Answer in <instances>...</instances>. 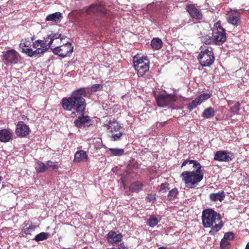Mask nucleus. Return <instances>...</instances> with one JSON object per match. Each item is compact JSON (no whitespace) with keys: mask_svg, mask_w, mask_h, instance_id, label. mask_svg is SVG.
Listing matches in <instances>:
<instances>
[{"mask_svg":"<svg viewBox=\"0 0 249 249\" xmlns=\"http://www.w3.org/2000/svg\"><path fill=\"white\" fill-rule=\"evenodd\" d=\"M102 89V85L99 84H96L93 85L90 88L91 91L95 92L98 90H100Z\"/></svg>","mask_w":249,"mask_h":249,"instance_id":"e433bc0d","label":"nucleus"},{"mask_svg":"<svg viewBox=\"0 0 249 249\" xmlns=\"http://www.w3.org/2000/svg\"><path fill=\"white\" fill-rule=\"evenodd\" d=\"M122 136V133H118L117 134H113L112 135V139L114 141H116L120 140Z\"/></svg>","mask_w":249,"mask_h":249,"instance_id":"58836bf2","label":"nucleus"},{"mask_svg":"<svg viewBox=\"0 0 249 249\" xmlns=\"http://www.w3.org/2000/svg\"><path fill=\"white\" fill-rule=\"evenodd\" d=\"M225 197L224 192L221 191L217 193H212L210 195V199L213 201H222Z\"/></svg>","mask_w":249,"mask_h":249,"instance_id":"4be33fe9","label":"nucleus"},{"mask_svg":"<svg viewBox=\"0 0 249 249\" xmlns=\"http://www.w3.org/2000/svg\"><path fill=\"white\" fill-rule=\"evenodd\" d=\"M186 10L192 18H195L197 20L202 19L203 15L202 13L196 8L194 4L187 5Z\"/></svg>","mask_w":249,"mask_h":249,"instance_id":"f8f14e48","label":"nucleus"},{"mask_svg":"<svg viewBox=\"0 0 249 249\" xmlns=\"http://www.w3.org/2000/svg\"><path fill=\"white\" fill-rule=\"evenodd\" d=\"M158 249H167L165 247H162L159 248Z\"/></svg>","mask_w":249,"mask_h":249,"instance_id":"a18cd8bd","label":"nucleus"},{"mask_svg":"<svg viewBox=\"0 0 249 249\" xmlns=\"http://www.w3.org/2000/svg\"><path fill=\"white\" fill-rule=\"evenodd\" d=\"M233 155L224 151H218L214 154V160L219 161L229 162L231 160Z\"/></svg>","mask_w":249,"mask_h":249,"instance_id":"ddd939ff","label":"nucleus"},{"mask_svg":"<svg viewBox=\"0 0 249 249\" xmlns=\"http://www.w3.org/2000/svg\"><path fill=\"white\" fill-rule=\"evenodd\" d=\"M49 236V233L42 232L37 234L34 238L36 241H41L47 239Z\"/></svg>","mask_w":249,"mask_h":249,"instance_id":"cd10ccee","label":"nucleus"},{"mask_svg":"<svg viewBox=\"0 0 249 249\" xmlns=\"http://www.w3.org/2000/svg\"><path fill=\"white\" fill-rule=\"evenodd\" d=\"M216 113V110L212 107H209L205 108L202 114V117L204 119H209L213 117Z\"/></svg>","mask_w":249,"mask_h":249,"instance_id":"5701e85b","label":"nucleus"},{"mask_svg":"<svg viewBox=\"0 0 249 249\" xmlns=\"http://www.w3.org/2000/svg\"><path fill=\"white\" fill-rule=\"evenodd\" d=\"M88 158L86 152L83 150H80L75 153L74 161L75 162H85L87 161Z\"/></svg>","mask_w":249,"mask_h":249,"instance_id":"6ab92c4d","label":"nucleus"},{"mask_svg":"<svg viewBox=\"0 0 249 249\" xmlns=\"http://www.w3.org/2000/svg\"><path fill=\"white\" fill-rule=\"evenodd\" d=\"M13 133L6 129L0 130V141L7 142L13 139Z\"/></svg>","mask_w":249,"mask_h":249,"instance_id":"dca6fc26","label":"nucleus"},{"mask_svg":"<svg viewBox=\"0 0 249 249\" xmlns=\"http://www.w3.org/2000/svg\"><path fill=\"white\" fill-rule=\"evenodd\" d=\"M245 249H249V242L247 244Z\"/></svg>","mask_w":249,"mask_h":249,"instance_id":"37998d69","label":"nucleus"},{"mask_svg":"<svg viewBox=\"0 0 249 249\" xmlns=\"http://www.w3.org/2000/svg\"><path fill=\"white\" fill-rule=\"evenodd\" d=\"M87 96V91L84 88L74 90L69 97L62 100L63 108L68 111L74 110L80 114L83 115L86 106L84 97Z\"/></svg>","mask_w":249,"mask_h":249,"instance_id":"f257e3e1","label":"nucleus"},{"mask_svg":"<svg viewBox=\"0 0 249 249\" xmlns=\"http://www.w3.org/2000/svg\"><path fill=\"white\" fill-rule=\"evenodd\" d=\"M234 111H237L239 110V104L237 103H236L235 104H234Z\"/></svg>","mask_w":249,"mask_h":249,"instance_id":"a19ab883","label":"nucleus"},{"mask_svg":"<svg viewBox=\"0 0 249 249\" xmlns=\"http://www.w3.org/2000/svg\"><path fill=\"white\" fill-rule=\"evenodd\" d=\"M167 190H168V189L167 188V184H162L160 189V192L161 193H165L167 192Z\"/></svg>","mask_w":249,"mask_h":249,"instance_id":"ea45409f","label":"nucleus"},{"mask_svg":"<svg viewBox=\"0 0 249 249\" xmlns=\"http://www.w3.org/2000/svg\"><path fill=\"white\" fill-rule=\"evenodd\" d=\"M133 64L139 76H143L144 74L149 71V61L146 57L135 56L133 58Z\"/></svg>","mask_w":249,"mask_h":249,"instance_id":"423d86ee","label":"nucleus"},{"mask_svg":"<svg viewBox=\"0 0 249 249\" xmlns=\"http://www.w3.org/2000/svg\"><path fill=\"white\" fill-rule=\"evenodd\" d=\"M166 124V122H161L160 123V124L161 125V126H163L165 124Z\"/></svg>","mask_w":249,"mask_h":249,"instance_id":"c03bdc74","label":"nucleus"},{"mask_svg":"<svg viewBox=\"0 0 249 249\" xmlns=\"http://www.w3.org/2000/svg\"><path fill=\"white\" fill-rule=\"evenodd\" d=\"M142 184L139 182L136 181L131 184L130 186V189L134 192H138L142 190Z\"/></svg>","mask_w":249,"mask_h":249,"instance_id":"393cba45","label":"nucleus"},{"mask_svg":"<svg viewBox=\"0 0 249 249\" xmlns=\"http://www.w3.org/2000/svg\"><path fill=\"white\" fill-rule=\"evenodd\" d=\"M63 37L62 42L59 41L57 42L54 40L53 44V47L51 49L54 54L58 55L59 56L65 57L69 56L73 51V47L72 44L68 42H63V40L65 39L64 36H61Z\"/></svg>","mask_w":249,"mask_h":249,"instance_id":"39448f33","label":"nucleus"},{"mask_svg":"<svg viewBox=\"0 0 249 249\" xmlns=\"http://www.w3.org/2000/svg\"><path fill=\"white\" fill-rule=\"evenodd\" d=\"M202 221L205 228H211L209 232L213 235L219 231L223 226L220 215L211 209L203 211Z\"/></svg>","mask_w":249,"mask_h":249,"instance_id":"7ed1b4c3","label":"nucleus"},{"mask_svg":"<svg viewBox=\"0 0 249 249\" xmlns=\"http://www.w3.org/2000/svg\"><path fill=\"white\" fill-rule=\"evenodd\" d=\"M34 39V38L33 37L22 39L19 45L21 52L30 57H32L33 53L35 42Z\"/></svg>","mask_w":249,"mask_h":249,"instance_id":"9d476101","label":"nucleus"},{"mask_svg":"<svg viewBox=\"0 0 249 249\" xmlns=\"http://www.w3.org/2000/svg\"><path fill=\"white\" fill-rule=\"evenodd\" d=\"M36 169L37 172L42 173L47 170L48 167L43 162L38 161L36 165Z\"/></svg>","mask_w":249,"mask_h":249,"instance_id":"a878e982","label":"nucleus"},{"mask_svg":"<svg viewBox=\"0 0 249 249\" xmlns=\"http://www.w3.org/2000/svg\"><path fill=\"white\" fill-rule=\"evenodd\" d=\"M201 40L202 42L206 44H210L212 43H215L213 36H211L208 35L202 36L201 37Z\"/></svg>","mask_w":249,"mask_h":249,"instance_id":"bb28decb","label":"nucleus"},{"mask_svg":"<svg viewBox=\"0 0 249 249\" xmlns=\"http://www.w3.org/2000/svg\"><path fill=\"white\" fill-rule=\"evenodd\" d=\"M227 20L229 23L233 25L237 26L240 22V17L238 13H231L229 15Z\"/></svg>","mask_w":249,"mask_h":249,"instance_id":"412c9836","label":"nucleus"},{"mask_svg":"<svg viewBox=\"0 0 249 249\" xmlns=\"http://www.w3.org/2000/svg\"><path fill=\"white\" fill-rule=\"evenodd\" d=\"M188 164H193V167L196 169V170L183 171L181 174L180 177L186 187L194 188L198 185V183L203 179L204 170L201 169L202 166L199 162L192 160H185L183 162L181 167L185 166Z\"/></svg>","mask_w":249,"mask_h":249,"instance_id":"f03ea898","label":"nucleus"},{"mask_svg":"<svg viewBox=\"0 0 249 249\" xmlns=\"http://www.w3.org/2000/svg\"><path fill=\"white\" fill-rule=\"evenodd\" d=\"M30 132V129L29 126L25 124L24 122H19L17 125L16 133L17 135L21 137H25L28 135Z\"/></svg>","mask_w":249,"mask_h":249,"instance_id":"4468645a","label":"nucleus"},{"mask_svg":"<svg viewBox=\"0 0 249 249\" xmlns=\"http://www.w3.org/2000/svg\"><path fill=\"white\" fill-rule=\"evenodd\" d=\"M63 37H61V34L51 32L43 40L38 39L34 42L33 53L32 57H36L44 53L50 48L53 47V44L54 40L62 42Z\"/></svg>","mask_w":249,"mask_h":249,"instance_id":"20e7f679","label":"nucleus"},{"mask_svg":"<svg viewBox=\"0 0 249 249\" xmlns=\"http://www.w3.org/2000/svg\"><path fill=\"white\" fill-rule=\"evenodd\" d=\"M123 236L121 233L114 231H110L107 234V241L111 244L120 242L122 239Z\"/></svg>","mask_w":249,"mask_h":249,"instance_id":"2eb2a0df","label":"nucleus"},{"mask_svg":"<svg viewBox=\"0 0 249 249\" xmlns=\"http://www.w3.org/2000/svg\"><path fill=\"white\" fill-rule=\"evenodd\" d=\"M62 18V13L57 12L48 15L46 18L45 20L58 23L61 21Z\"/></svg>","mask_w":249,"mask_h":249,"instance_id":"a211bd4d","label":"nucleus"},{"mask_svg":"<svg viewBox=\"0 0 249 249\" xmlns=\"http://www.w3.org/2000/svg\"><path fill=\"white\" fill-rule=\"evenodd\" d=\"M86 12L88 14H93L97 13H105L106 9L101 5L92 4L89 7L86 8Z\"/></svg>","mask_w":249,"mask_h":249,"instance_id":"f3484780","label":"nucleus"},{"mask_svg":"<svg viewBox=\"0 0 249 249\" xmlns=\"http://www.w3.org/2000/svg\"><path fill=\"white\" fill-rule=\"evenodd\" d=\"M199 105L198 102L196 99L194 100L192 102L190 103L188 105V108L190 111H192L193 109L196 108L197 106Z\"/></svg>","mask_w":249,"mask_h":249,"instance_id":"473e14b6","label":"nucleus"},{"mask_svg":"<svg viewBox=\"0 0 249 249\" xmlns=\"http://www.w3.org/2000/svg\"><path fill=\"white\" fill-rule=\"evenodd\" d=\"M158 223V220L155 217H150L148 224L150 227H154Z\"/></svg>","mask_w":249,"mask_h":249,"instance_id":"f704fd0d","label":"nucleus"},{"mask_svg":"<svg viewBox=\"0 0 249 249\" xmlns=\"http://www.w3.org/2000/svg\"><path fill=\"white\" fill-rule=\"evenodd\" d=\"M36 228V226L31 225L29 227L24 228L22 231L26 235L31 234L32 232L35 231Z\"/></svg>","mask_w":249,"mask_h":249,"instance_id":"2f4dec72","label":"nucleus"},{"mask_svg":"<svg viewBox=\"0 0 249 249\" xmlns=\"http://www.w3.org/2000/svg\"><path fill=\"white\" fill-rule=\"evenodd\" d=\"M212 31L215 44L219 45L225 42L226 40L225 30L220 26L219 21L214 24Z\"/></svg>","mask_w":249,"mask_h":249,"instance_id":"6e6552de","label":"nucleus"},{"mask_svg":"<svg viewBox=\"0 0 249 249\" xmlns=\"http://www.w3.org/2000/svg\"><path fill=\"white\" fill-rule=\"evenodd\" d=\"M1 180V177H0V181Z\"/></svg>","mask_w":249,"mask_h":249,"instance_id":"49530a36","label":"nucleus"},{"mask_svg":"<svg viewBox=\"0 0 249 249\" xmlns=\"http://www.w3.org/2000/svg\"><path fill=\"white\" fill-rule=\"evenodd\" d=\"M162 42L159 38H153L151 42V46L154 50H159L162 47Z\"/></svg>","mask_w":249,"mask_h":249,"instance_id":"b1692460","label":"nucleus"},{"mask_svg":"<svg viewBox=\"0 0 249 249\" xmlns=\"http://www.w3.org/2000/svg\"><path fill=\"white\" fill-rule=\"evenodd\" d=\"M178 192L177 189L174 188L172 189L171 191H169L168 195V198L169 200H173L177 196L178 194Z\"/></svg>","mask_w":249,"mask_h":249,"instance_id":"7c9ffc66","label":"nucleus"},{"mask_svg":"<svg viewBox=\"0 0 249 249\" xmlns=\"http://www.w3.org/2000/svg\"><path fill=\"white\" fill-rule=\"evenodd\" d=\"M109 151L113 155L115 156H121L124 153V150L120 148H109Z\"/></svg>","mask_w":249,"mask_h":249,"instance_id":"c756f323","label":"nucleus"},{"mask_svg":"<svg viewBox=\"0 0 249 249\" xmlns=\"http://www.w3.org/2000/svg\"><path fill=\"white\" fill-rule=\"evenodd\" d=\"M20 59V54L14 49L7 51L3 55V60L7 66L17 64Z\"/></svg>","mask_w":249,"mask_h":249,"instance_id":"1a4fd4ad","label":"nucleus"},{"mask_svg":"<svg viewBox=\"0 0 249 249\" xmlns=\"http://www.w3.org/2000/svg\"><path fill=\"white\" fill-rule=\"evenodd\" d=\"M149 199H150V200H152L155 199V197L153 195H150L149 196Z\"/></svg>","mask_w":249,"mask_h":249,"instance_id":"79ce46f5","label":"nucleus"},{"mask_svg":"<svg viewBox=\"0 0 249 249\" xmlns=\"http://www.w3.org/2000/svg\"><path fill=\"white\" fill-rule=\"evenodd\" d=\"M211 96V94L209 93H203L200 94L199 96H198L197 98L196 99L198 102L199 104L200 105L204 101L208 99L209 98H210Z\"/></svg>","mask_w":249,"mask_h":249,"instance_id":"c85d7f7f","label":"nucleus"},{"mask_svg":"<svg viewBox=\"0 0 249 249\" xmlns=\"http://www.w3.org/2000/svg\"><path fill=\"white\" fill-rule=\"evenodd\" d=\"M230 246V243L228 241L224 239H222L220 243L221 249H229Z\"/></svg>","mask_w":249,"mask_h":249,"instance_id":"72a5a7b5","label":"nucleus"},{"mask_svg":"<svg viewBox=\"0 0 249 249\" xmlns=\"http://www.w3.org/2000/svg\"><path fill=\"white\" fill-rule=\"evenodd\" d=\"M158 106L165 107L172 105L176 101L175 97L169 94H160L156 97Z\"/></svg>","mask_w":249,"mask_h":249,"instance_id":"9b49d317","label":"nucleus"},{"mask_svg":"<svg viewBox=\"0 0 249 249\" xmlns=\"http://www.w3.org/2000/svg\"><path fill=\"white\" fill-rule=\"evenodd\" d=\"M47 167L52 168L53 170H57L58 169V165L54 162L48 160L47 162Z\"/></svg>","mask_w":249,"mask_h":249,"instance_id":"c9c22d12","label":"nucleus"},{"mask_svg":"<svg viewBox=\"0 0 249 249\" xmlns=\"http://www.w3.org/2000/svg\"><path fill=\"white\" fill-rule=\"evenodd\" d=\"M89 118L88 116H82L79 117L77 120L74 121L75 125L79 128L84 127L85 125H88L89 123Z\"/></svg>","mask_w":249,"mask_h":249,"instance_id":"aec40b11","label":"nucleus"},{"mask_svg":"<svg viewBox=\"0 0 249 249\" xmlns=\"http://www.w3.org/2000/svg\"><path fill=\"white\" fill-rule=\"evenodd\" d=\"M198 60L202 67H208L213 64L214 56L212 48L202 50L198 56Z\"/></svg>","mask_w":249,"mask_h":249,"instance_id":"0eeeda50","label":"nucleus"},{"mask_svg":"<svg viewBox=\"0 0 249 249\" xmlns=\"http://www.w3.org/2000/svg\"><path fill=\"white\" fill-rule=\"evenodd\" d=\"M234 238V234L231 232H227L225 233L224 236V239L228 241V240H231Z\"/></svg>","mask_w":249,"mask_h":249,"instance_id":"4c0bfd02","label":"nucleus"}]
</instances>
